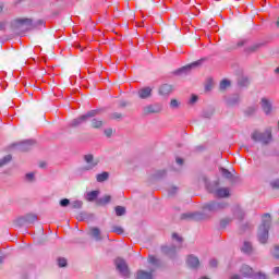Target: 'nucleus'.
<instances>
[{
	"label": "nucleus",
	"mask_w": 279,
	"mask_h": 279,
	"mask_svg": "<svg viewBox=\"0 0 279 279\" xmlns=\"http://www.w3.org/2000/svg\"><path fill=\"white\" fill-rule=\"evenodd\" d=\"M34 145V141L32 140H26L23 142H20L16 147L20 149V151H29L32 149V146Z\"/></svg>",
	"instance_id": "ddd939ff"
},
{
	"label": "nucleus",
	"mask_w": 279,
	"mask_h": 279,
	"mask_svg": "<svg viewBox=\"0 0 279 279\" xmlns=\"http://www.w3.org/2000/svg\"><path fill=\"white\" fill-rule=\"evenodd\" d=\"M144 114H158L162 112V105L160 104H154V105H148L143 108Z\"/></svg>",
	"instance_id": "1a4fd4ad"
},
{
	"label": "nucleus",
	"mask_w": 279,
	"mask_h": 279,
	"mask_svg": "<svg viewBox=\"0 0 279 279\" xmlns=\"http://www.w3.org/2000/svg\"><path fill=\"white\" fill-rule=\"evenodd\" d=\"M255 110H256V109L253 108V109H252V112H255Z\"/></svg>",
	"instance_id": "e2e57ef3"
},
{
	"label": "nucleus",
	"mask_w": 279,
	"mask_h": 279,
	"mask_svg": "<svg viewBox=\"0 0 279 279\" xmlns=\"http://www.w3.org/2000/svg\"><path fill=\"white\" fill-rule=\"evenodd\" d=\"M57 265H58V267H66V265H68L66 258H64V257H59V258L57 259Z\"/></svg>",
	"instance_id": "4c0bfd02"
},
{
	"label": "nucleus",
	"mask_w": 279,
	"mask_h": 279,
	"mask_svg": "<svg viewBox=\"0 0 279 279\" xmlns=\"http://www.w3.org/2000/svg\"><path fill=\"white\" fill-rule=\"evenodd\" d=\"M231 83L229 80H222L220 82V90H228V88H230Z\"/></svg>",
	"instance_id": "2f4dec72"
},
{
	"label": "nucleus",
	"mask_w": 279,
	"mask_h": 279,
	"mask_svg": "<svg viewBox=\"0 0 279 279\" xmlns=\"http://www.w3.org/2000/svg\"><path fill=\"white\" fill-rule=\"evenodd\" d=\"M263 47V44H254L253 46L248 47V51L254 52L258 51Z\"/></svg>",
	"instance_id": "ea45409f"
},
{
	"label": "nucleus",
	"mask_w": 279,
	"mask_h": 279,
	"mask_svg": "<svg viewBox=\"0 0 279 279\" xmlns=\"http://www.w3.org/2000/svg\"><path fill=\"white\" fill-rule=\"evenodd\" d=\"M228 279H243V277L239 274H233Z\"/></svg>",
	"instance_id": "8fccbe9b"
},
{
	"label": "nucleus",
	"mask_w": 279,
	"mask_h": 279,
	"mask_svg": "<svg viewBox=\"0 0 279 279\" xmlns=\"http://www.w3.org/2000/svg\"><path fill=\"white\" fill-rule=\"evenodd\" d=\"M109 178H110V173L108 172H101L99 174H96L97 182H106Z\"/></svg>",
	"instance_id": "5701e85b"
},
{
	"label": "nucleus",
	"mask_w": 279,
	"mask_h": 279,
	"mask_svg": "<svg viewBox=\"0 0 279 279\" xmlns=\"http://www.w3.org/2000/svg\"><path fill=\"white\" fill-rule=\"evenodd\" d=\"M197 66H202V60L195 61L191 64L180 68L179 70H177V75H186V73H191V70L197 69Z\"/></svg>",
	"instance_id": "6e6552de"
},
{
	"label": "nucleus",
	"mask_w": 279,
	"mask_h": 279,
	"mask_svg": "<svg viewBox=\"0 0 279 279\" xmlns=\"http://www.w3.org/2000/svg\"><path fill=\"white\" fill-rule=\"evenodd\" d=\"M172 239H173V241H177V243H179L178 247H180V245L182 244V238L179 236L178 233H173Z\"/></svg>",
	"instance_id": "37998d69"
},
{
	"label": "nucleus",
	"mask_w": 279,
	"mask_h": 279,
	"mask_svg": "<svg viewBox=\"0 0 279 279\" xmlns=\"http://www.w3.org/2000/svg\"><path fill=\"white\" fill-rule=\"evenodd\" d=\"M277 27H279V17H278V20H277Z\"/></svg>",
	"instance_id": "052dcab7"
},
{
	"label": "nucleus",
	"mask_w": 279,
	"mask_h": 279,
	"mask_svg": "<svg viewBox=\"0 0 279 279\" xmlns=\"http://www.w3.org/2000/svg\"><path fill=\"white\" fill-rule=\"evenodd\" d=\"M180 106H182V102L175 98L170 100V108L172 110H178V108H180Z\"/></svg>",
	"instance_id": "cd10ccee"
},
{
	"label": "nucleus",
	"mask_w": 279,
	"mask_h": 279,
	"mask_svg": "<svg viewBox=\"0 0 279 279\" xmlns=\"http://www.w3.org/2000/svg\"><path fill=\"white\" fill-rule=\"evenodd\" d=\"M210 193H214L216 197H230V190L228 187L213 189Z\"/></svg>",
	"instance_id": "f8f14e48"
},
{
	"label": "nucleus",
	"mask_w": 279,
	"mask_h": 279,
	"mask_svg": "<svg viewBox=\"0 0 279 279\" xmlns=\"http://www.w3.org/2000/svg\"><path fill=\"white\" fill-rule=\"evenodd\" d=\"M116 269L122 276V278H130V268L128 267V263L123 258L116 259Z\"/></svg>",
	"instance_id": "423d86ee"
},
{
	"label": "nucleus",
	"mask_w": 279,
	"mask_h": 279,
	"mask_svg": "<svg viewBox=\"0 0 279 279\" xmlns=\"http://www.w3.org/2000/svg\"><path fill=\"white\" fill-rule=\"evenodd\" d=\"M148 263H149V265H153V267L160 266V260H158V258H156V256H154V255L148 256Z\"/></svg>",
	"instance_id": "bb28decb"
},
{
	"label": "nucleus",
	"mask_w": 279,
	"mask_h": 279,
	"mask_svg": "<svg viewBox=\"0 0 279 279\" xmlns=\"http://www.w3.org/2000/svg\"><path fill=\"white\" fill-rule=\"evenodd\" d=\"M82 206H84V202H82V201H73L71 203V207L74 209H80V208H82Z\"/></svg>",
	"instance_id": "e433bc0d"
},
{
	"label": "nucleus",
	"mask_w": 279,
	"mask_h": 279,
	"mask_svg": "<svg viewBox=\"0 0 279 279\" xmlns=\"http://www.w3.org/2000/svg\"><path fill=\"white\" fill-rule=\"evenodd\" d=\"M1 12H3V7L2 5H0V14H1Z\"/></svg>",
	"instance_id": "bf43d9fd"
},
{
	"label": "nucleus",
	"mask_w": 279,
	"mask_h": 279,
	"mask_svg": "<svg viewBox=\"0 0 279 279\" xmlns=\"http://www.w3.org/2000/svg\"><path fill=\"white\" fill-rule=\"evenodd\" d=\"M37 220H38V217L35 214H27L23 218V221L25 223H36Z\"/></svg>",
	"instance_id": "412c9836"
},
{
	"label": "nucleus",
	"mask_w": 279,
	"mask_h": 279,
	"mask_svg": "<svg viewBox=\"0 0 279 279\" xmlns=\"http://www.w3.org/2000/svg\"><path fill=\"white\" fill-rule=\"evenodd\" d=\"M269 184L271 189L279 190V179H272Z\"/></svg>",
	"instance_id": "58836bf2"
},
{
	"label": "nucleus",
	"mask_w": 279,
	"mask_h": 279,
	"mask_svg": "<svg viewBox=\"0 0 279 279\" xmlns=\"http://www.w3.org/2000/svg\"><path fill=\"white\" fill-rule=\"evenodd\" d=\"M104 132H105V135H107L108 138H110V136H112V129H107Z\"/></svg>",
	"instance_id": "3c124183"
},
{
	"label": "nucleus",
	"mask_w": 279,
	"mask_h": 279,
	"mask_svg": "<svg viewBox=\"0 0 279 279\" xmlns=\"http://www.w3.org/2000/svg\"><path fill=\"white\" fill-rule=\"evenodd\" d=\"M116 215H117V217H123V215H125V207L117 206L116 207Z\"/></svg>",
	"instance_id": "c9c22d12"
},
{
	"label": "nucleus",
	"mask_w": 279,
	"mask_h": 279,
	"mask_svg": "<svg viewBox=\"0 0 279 279\" xmlns=\"http://www.w3.org/2000/svg\"><path fill=\"white\" fill-rule=\"evenodd\" d=\"M83 162L85 165L78 169V171H81L82 173H84L86 171H93V169H96V167L99 166V160L97 158H95V155H93V154L84 155Z\"/></svg>",
	"instance_id": "f03ea898"
},
{
	"label": "nucleus",
	"mask_w": 279,
	"mask_h": 279,
	"mask_svg": "<svg viewBox=\"0 0 279 279\" xmlns=\"http://www.w3.org/2000/svg\"><path fill=\"white\" fill-rule=\"evenodd\" d=\"M252 138H253V141H255V143H262L263 145H269V143H271V141H272L271 128L266 129L265 132H263V133L254 132L252 134Z\"/></svg>",
	"instance_id": "7ed1b4c3"
},
{
	"label": "nucleus",
	"mask_w": 279,
	"mask_h": 279,
	"mask_svg": "<svg viewBox=\"0 0 279 279\" xmlns=\"http://www.w3.org/2000/svg\"><path fill=\"white\" fill-rule=\"evenodd\" d=\"M241 277L243 278H257V279H266L267 276L263 272H254V269L248 265H243L240 269Z\"/></svg>",
	"instance_id": "20e7f679"
},
{
	"label": "nucleus",
	"mask_w": 279,
	"mask_h": 279,
	"mask_svg": "<svg viewBox=\"0 0 279 279\" xmlns=\"http://www.w3.org/2000/svg\"><path fill=\"white\" fill-rule=\"evenodd\" d=\"M111 199H112V196H111V195H105V196L98 198V199L96 201V204H97L98 206H106V204H110Z\"/></svg>",
	"instance_id": "6ab92c4d"
},
{
	"label": "nucleus",
	"mask_w": 279,
	"mask_h": 279,
	"mask_svg": "<svg viewBox=\"0 0 279 279\" xmlns=\"http://www.w3.org/2000/svg\"><path fill=\"white\" fill-rule=\"evenodd\" d=\"M272 256H274V258L279 259V246L278 245H275V248L272 251Z\"/></svg>",
	"instance_id": "49530a36"
},
{
	"label": "nucleus",
	"mask_w": 279,
	"mask_h": 279,
	"mask_svg": "<svg viewBox=\"0 0 279 279\" xmlns=\"http://www.w3.org/2000/svg\"><path fill=\"white\" fill-rule=\"evenodd\" d=\"M233 215H234V217H236V219H243V217H245V210L238 207L234 210Z\"/></svg>",
	"instance_id": "7c9ffc66"
},
{
	"label": "nucleus",
	"mask_w": 279,
	"mask_h": 279,
	"mask_svg": "<svg viewBox=\"0 0 279 279\" xmlns=\"http://www.w3.org/2000/svg\"><path fill=\"white\" fill-rule=\"evenodd\" d=\"M101 112V109H94L88 111L87 113L83 114V119L88 121V119H93L94 117H97Z\"/></svg>",
	"instance_id": "aec40b11"
},
{
	"label": "nucleus",
	"mask_w": 279,
	"mask_h": 279,
	"mask_svg": "<svg viewBox=\"0 0 279 279\" xmlns=\"http://www.w3.org/2000/svg\"><path fill=\"white\" fill-rule=\"evenodd\" d=\"M99 197V191H92L87 193L86 199L87 202H95Z\"/></svg>",
	"instance_id": "b1692460"
},
{
	"label": "nucleus",
	"mask_w": 279,
	"mask_h": 279,
	"mask_svg": "<svg viewBox=\"0 0 279 279\" xmlns=\"http://www.w3.org/2000/svg\"><path fill=\"white\" fill-rule=\"evenodd\" d=\"M269 228H271V216L266 214L263 216L262 223L257 230V239L263 245L269 241Z\"/></svg>",
	"instance_id": "f257e3e1"
},
{
	"label": "nucleus",
	"mask_w": 279,
	"mask_h": 279,
	"mask_svg": "<svg viewBox=\"0 0 279 279\" xmlns=\"http://www.w3.org/2000/svg\"><path fill=\"white\" fill-rule=\"evenodd\" d=\"M238 46H239V47H243V41H240V43L238 44Z\"/></svg>",
	"instance_id": "13d9d810"
},
{
	"label": "nucleus",
	"mask_w": 279,
	"mask_h": 279,
	"mask_svg": "<svg viewBox=\"0 0 279 279\" xmlns=\"http://www.w3.org/2000/svg\"><path fill=\"white\" fill-rule=\"evenodd\" d=\"M260 107L266 117H271V114H274V102L271 101V99L265 97L262 98Z\"/></svg>",
	"instance_id": "0eeeda50"
},
{
	"label": "nucleus",
	"mask_w": 279,
	"mask_h": 279,
	"mask_svg": "<svg viewBox=\"0 0 279 279\" xmlns=\"http://www.w3.org/2000/svg\"><path fill=\"white\" fill-rule=\"evenodd\" d=\"M24 180H25V182H29V183L36 182V173H34V172L26 173L24 177Z\"/></svg>",
	"instance_id": "c85d7f7f"
},
{
	"label": "nucleus",
	"mask_w": 279,
	"mask_h": 279,
	"mask_svg": "<svg viewBox=\"0 0 279 279\" xmlns=\"http://www.w3.org/2000/svg\"><path fill=\"white\" fill-rule=\"evenodd\" d=\"M230 221H232V219H230V218L222 219L220 221V228H226L230 223Z\"/></svg>",
	"instance_id": "79ce46f5"
},
{
	"label": "nucleus",
	"mask_w": 279,
	"mask_h": 279,
	"mask_svg": "<svg viewBox=\"0 0 279 279\" xmlns=\"http://www.w3.org/2000/svg\"><path fill=\"white\" fill-rule=\"evenodd\" d=\"M178 193V187L171 186L168 191V195L173 196Z\"/></svg>",
	"instance_id": "c03bdc74"
},
{
	"label": "nucleus",
	"mask_w": 279,
	"mask_h": 279,
	"mask_svg": "<svg viewBox=\"0 0 279 279\" xmlns=\"http://www.w3.org/2000/svg\"><path fill=\"white\" fill-rule=\"evenodd\" d=\"M223 208H228V203L209 202L203 206L204 213H219V210H223Z\"/></svg>",
	"instance_id": "39448f33"
},
{
	"label": "nucleus",
	"mask_w": 279,
	"mask_h": 279,
	"mask_svg": "<svg viewBox=\"0 0 279 279\" xmlns=\"http://www.w3.org/2000/svg\"><path fill=\"white\" fill-rule=\"evenodd\" d=\"M14 27H23V25H32V20L24 19V20H16L15 24H13Z\"/></svg>",
	"instance_id": "4be33fe9"
},
{
	"label": "nucleus",
	"mask_w": 279,
	"mask_h": 279,
	"mask_svg": "<svg viewBox=\"0 0 279 279\" xmlns=\"http://www.w3.org/2000/svg\"><path fill=\"white\" fill-rule=\"evenodd\" d=\"M274 274H276V276H279V267L274 268Z\"/></svg>",
	"instance_id": "6e6d98bb"
},
{
	"label": "nucleus",
	"mask_w": 279,
	"mask_h": 279,
	"mask_svg": "<svg viewBox=\"0 0 279 279\" xmlns=\"http://www.w3.org/2000/svg\"><path fill=\"white\" fill-rule=\"evenodd\" d=\"M11 160H12V155H7L2 159H0V169L1 167H5V165H8V162H10Z\"/></svg>",
	"instance_id": "473e14b6"
},
{
	"label": "nucleus",
	"mask_w": 279,
	"mask_h": 279,
	"mask_svg": "<svg viewBox=\"0 0 279 279\" xmlns=\"http://www.w3.org/2000/svg\"><path fill=\"white\" fill-rule=\"evenodd\" d=\"M242 252H244V254H251V252H252V243L244 242V244L242 246Z\"/></svg>",
	"instance_id": "72a5a7b5"
},
{
	"label": "nucleus",
	"mask_w": 279,
	"mask_h": 279,
	"mask_svg": "<svg viewBox=\"0 0 279 279\" xmlns=\"http://www.w3.org/2000/svg\"><path fill=\"white\" fill-rule=\"evenodd\" d=\"M112 232H116L117 234H123V228L121 227H112Z\"/></svg>",
	"instance_id": "a18cd8bd"
},
{
	"label": "nucleus",
	"mask_w": 279,
	"mask_h": 279,
	"mask_svg": "<svg viewBox=\"0 0 279 279\" xmlns=\"http://www.w3.org/2000/svg\"><path fill=\"white\" fill-rule=\"evenodd\" d=\"M89 234L95 239V241H101V230L97 227H93L89 229Z\"/></svg>",
	"instance_id": "dca6fc26"
},
{
	"label": "nucleus",
	"mask_w": 279,
	"mask_h": 279,
	"mask_svg": "<svg viewBox=\"0 0 279 279\" xmlns=\"http://www.w3.org/2000/svg\"><path fill=\"white\" fill-rule=\"evenodd\" d=\"M177 251H178V248L175 246H163L162 247L163 254H167V256H169L170 258H173V256H175Z\"/></svg>",
	"instance_id": "f3484780"
},
{
	"label": "nucleus",
	"mask_w": 279,
	"mask_h": 279,
	"mask_svg": "<svg viewBox=\"0 0 279 279\" xmlns=\"http://www.w3.org/2000/svg\"><path fill=\"white\" fill-rule=\"evenodd\" d=\"M175 162H177V165H179L180 167H182V165H184V159H182V158H177V159H175Z\"/></svg>",
	"instance_id": "603ef678"
},
{
	"label": "nucleus",
	"mask_w": 279,
	"mask_h": 279,
	"mask_svg": "<svg viewBox=\"0 0 279 279\" xmlns=\"http://www.w3.org/2000/svg\"><path fill=\"white\" fill-rule=\"evenodd\" d=\"M197 96L193 95L191 98H190V101L189 104H191V106H193L194 104H197Z\"/></svg>",
	"instance_id": "de8ad7c7"
},
{
	"label": "nucleus",
	"mask_w": 279,
	"mask_h": 279,
	"mask_svg": "<svg viewBox=\"0 0 279 279\" xmlns=\"http://www.w3.org/2000/svg\"><path fill=\"white\" fill-rule=\"evenodd\" d=\"M154 89L151 87H143L137 90V97L140 99H150Z\"/></svg>",
	"instance_id": "9d476101"
},
{
	"label": "nucleus",
	"mask_w": 279,
	"mask_h": 279,
	"mask_svg": "<svg viewBox=\"0 0 279 279\" xmlns=\"http://www.w3.org/2000/svg\"><path fill=\"white\" fill-rule=\"evenodd\" d=\"M86 119H84V116H81L71 122L72 128H77V125H82V123H85Z\"/></svg>",
	"instance_id": "393cba45"
},
{
	"label": "nucleus",
	"mask_w": 279,
	"mask_h": 279,
	"mask_svg": "<svg viewBox=\"0 0 279 279\" xmlns=\"http://www.w3.org/2000/svg\"><path fill=\"white\" fill-rule=\"evenodd\" d=\"M192 219H195V221H202L206 219V216L202 213H196L191 215Z\"/></svg>",
	"instance_id": "f704fd0d"
},
{
	"label": "nucleus",
	"mask_w": 279,
	"mask_h": 279,
	"mask_svg": "<svg viewBox=\"0 0 279 279\" xmlns=\"http://www.w3.org/2000/svg\"><path fill=\"white\" fill-rule=\"evenodd\" d=\"M221 175L227 180H232V172L228 169L220 168Z\"/></svg>",
	"instance_id": "c756f323"
},
{
	"label": "nucleus",
	"mask_w": 279,
	"mask_h": 279,
	"mask_svg": "<svg viewBox=\"0 0 279 279\" xmlns=\"http://www.w3.org/2000/svg\"><path fill=\"white\" fill-rule=\"evenodd\" d=\"M275 73L279 74V65L275 69Z\"/></svg>",
	"instance_id": "4d7b16f0"
},
{
	"label": "nucleus",
	"mask_w": 279,
	"mask_h": 279,
	"mask_svg": "<svg viewBox=\"0 0 279 279\" xmlns=\"http://www.w3.org/2000/svg\"><path fill=\"white\" fill-rule=\"evenodd\" d=\"M241 102V97L239 95H233L227 98L226 104L229 108H234V106H239Z\"/></svg>",
	"instance_id": "4468645a"
},
{
	"label": "nucleus",
	"mask_w": 279,
	"mask_h": 279,
	"mask_svg": "<svg viewBox=\"0 0 279 279\" xmlns=\"http://www.w3.org/2000/svg\"><path fill=\"white\" fill-rule=\"evenodd\" d=\"M121 117H123V114H121L119 112H114L111 114V119H121Z\"/></svg>",
	"instance_id": "09e8293b"
},
{
	"label": "nucleus",
	"mask_w": 279,
	"mask_h": 279,
	"mask_svg": "<svg viewBox=\"0 0 279 279\" xmlns=\"http://www.w3.org/2000/svg\"><path fill=\"white\" fill-rule=\"evenodd\" d=\"M186 265L190 269H198L199 268V258L195 255H189L186 257Z\"/></svg>",
	"instance_id": "9b49d317"
},
{
	"label": "nucleus",
	"mask_w": 279,
	"mask_h": 279,
	"mask_svg": "<svg viewBox=\"0 0 279 279\" xmlns=\"http://www.w3.org/2000/svg\"><path fill=\"white\" fill-rule=\"evenodd\" d=\"M38 24H39V25H43V21H38Z\"/></svg>",
	"instance_id": "680f3d73"
},
{
	"label": "nucleus",
	"mask_w": 279,
	"mask_h": 279,
	"mask_svg": "<svg viewBox=\"0 0 279 279\" xmlns=\"http://www.w3.org/2000/svg\"><path fill=\"white\" fill-rule=\"evenodd\" d=\"M61 208H66L71 204V201L69 198H63L59 202Z\"/></svg>",
	"instance_id": "a19ab883"
},
{
	"label": "nucleus",
	"mask_w": 279,
	"mask_h": 279,
	"mask_svg": "<svg viewBox=\"0 0 279 279\" xmlns=\"http://www.w3.org/2000/svg\"><path fill=\"white\" fill-rule=\"evenodd\" d=\"M213 114H215V109L214 108L204 109L203 112H202V117L204 119H210V117H213Z\"/></svg>",
	"instance_id": "a878e982"
},
{
	"label": "nucleus",
	"mask_w": 279,
	"mask_h": 279,
	"mask_svg": "<svg viewBox=\"0 0 279 279\" xmlns=\"http://www.w3.org/2000/svg\"><path fill=\"white\" fill-rule=\"evenodd\" d=\"M5 25H8V22H5V21L0 22V32L5 29Z\"/></svg>",
	"instance_id": "864d4df0"
},
{
	"label": "nucleus",
	"mask_w": 279,
	"mask_h": 279,
	"mask_svg": "<svg viewBox=\"0 0 279 279\" xmlns=\"http://www.w3.org/2000/svg\"><path fill=\"white\" fill-rule=\"evenodd\" d=\"M102 125H106V122H104V120L98 119V118H94V119L92 120V128H93L94 130H101V126H102Z\"/></svg>",
	"instance_id": "a211bd4d"
},
{
	"label": "nucleus",
	"mask_w": 279,
	"mask_h": 279,
	"mask_svg": "<svg viewBox=\"0 0 279 279\" xmlns=\"http://www.w3.org/2000/svg\"><path fill=\"white\" fill-rule=\"evenodd\" d=\"M173 93V86L169 84H163L159 88V95L167 97V95H171Z\"/></svg>",
	"instance_id": "2eb2a0df"
},
{
	"label": "nucleus",
	"mask_w": 279,
	"mask_h": 279,
	"mask_svg": "<svg viewBox=\"0 0 279 279\" xmlns=\"http://www.w3.org/2000/svg\"><path fill=\"white\" fill-rule=\"evenodd\" d=\"M209 265H210V267H217V265H218L217 259H211V260L209 262Z\"/></svg>",
	"instance_id": "5fc2aeb1"
}]
</instances>
